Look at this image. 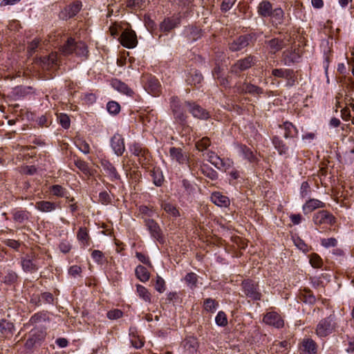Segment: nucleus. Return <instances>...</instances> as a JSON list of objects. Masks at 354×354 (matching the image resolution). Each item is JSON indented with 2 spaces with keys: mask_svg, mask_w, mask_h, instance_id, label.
Wrapping results in <instances>:
<instances>
[{
  "mask_svg": "<svg viewBox=\"0 0 354 354\" xmlns=\"http://www.w3.org/2000/svg\"><path fill=\"white\" fill-rule=\"evenodd\" d=\"M335 328V317L334 315H330L318 322L315 327V334L318 337L324 338L332 334Z\"/></svg>",
  "mask_w": 354,
  "mask_h": 354,
  "instance_id": "f257e3e1",
  "label": "nucleus"
},
{
  "mask_svg": "<svg viewBox=\"0 0 354 354\" xmlns=\"http://www.w3.org/2000/svg\"><path fill=\"white\" fill-rule=\"evenodd\" d=\"M61 54L63 55H68L75 53L79 56H86L88 53L87 47L83 42H75L72 38L68 39L66 42L60 47Z\"/></svg>",
  "mask_w": 354,
  "mask_h": 354,
  "instance_id": "f03ea898",
  "label": "nucleus"
},
{
  "mask_svg": "<svg viewBox=\"0 0 354 354\" xmlns=\"http://www.w3.org/2000/svg\"><path fill=\"white\" fill-rule=\"evenodd\" d=\"M170 103L176 121L180 124H183L186 121L187 115L184 112L183 107L180 103L178 97H171Z\"/></svg>",
  "mask_w": 354,
  "mask_h": 354,
  "instance_id": "7ed1b4c3",
  "label": "nucleus"
},
{
  "mask_svg": "<svg viewBox=\"0 0 354 354\" xmlns=\"http://www.w3.org/2000/svg\"><path fill=\"white\" fill-rule=\"evenodd\" d=\"M242 288L244 294L252 300H260L261 293L258 290V286L251 280H245L242 283Z\"/></svg>",
  "mask_w": 354,
  "mask_h": 354,
  "instance_id": "20e7f679",
  "label": "nucleus"
},
{
  "mask_svg": "<svg viewBox=\"0 0 354 354\" xmlns=\"http://www.w3.org/2000/svg\"><path fill=\"white\" fill-rule=\"evenodd\" d=\"M313 222L317 225H333L335 223V216L326 210L317 212L313 216Z\"/></svg>",
  "mask_w": 354,
  "mask_h": 354,
  "instance_id": "39448f33",
  "label": "nucleus"
},
{
  "mask_svg": "<svg viewBox=\"0 0 354 354\" xmlns=\"http://www.w3.org/2000/svg\"><path fill=\"white\" fill-rule=\"evenodd\" d=\"M120 44L125 48H133L138 44L136 32L132 30H124L120 37Z\"/></svg>",
  "mask_w": 354,
  "mask_h": 354,
  "instance_id": "423d86ee",
  "label": "nucleus"
},
{
  "mask_svg": "<svg viewBox=\"0 0 354 354\" xmlns=\"http://www.w3.org/2000/svg\"><path fill=\"white\" fill-rule=\"evenodd\" d=\"M45 330L41 328H34L30 330L28 338L26 342V346L28 348H32L36 344H39L46 337Z\"/></svg>",
  "mask_w": 354,
  "mask_h": 354,
  "instance_id": "0eeeda50",
  "label": "nucleus"
},
{
  "mask_svg": "<svg viewBox=\"0 0 354 354\" xmlns=\"http://www.w3.org/2000/svg\"><path fill=\"white\" fill-rule=\"evenodd\" d=\"M185 106L188 109L193 117L200 120H207L209 118V113L203 107L194 102H185Z\"/></svg>",
  "mask_w": 354,
  "mask_h": 354,
  "instance_id": "6e6552de",
  "label": "nucleus"
},
{
  "mask_svg": "<svg viewBox=\"0 0 354 354\" xmlns=\"http://www.w3.org/2000/svg\"><path fill=\"white\" fill-rule=\"evenodd\" d=\"M82 3L75 1L67 6L59 13V18L62 20H67L75 17L82 8Z\"/></svg>",
  "mask_w": 354,
  "mask_h": 354,
  "instance_id": "1a4fd4ad",
  "label": "nucleus"
},
{
  "mask_svg": "<svg viewBox=\"0 0 354 354\" xmlns=\"http://www.w3.org/2000/svg\"><path fill=\"white\" fill-rule=\"evenodd\" d=\"M265 324L272 326L277 328H281L284 326V321L279 314L276 312L267 313L263 319Z\"/></svg>",
  "mask_w": 354,
  "mask_h": 354,
  "instance_id": "9d476101",
  "label": "nucleus"
},
{
  "mask_svg": "<svg viewBox=\"0 0 354 354\" xmlns=\"http://www.w3.org/2000/svg\"><path fill=\"white\" fill-rule=\"evenodd\" d=\"M252 39L251 35H244L239 36L229 44V48L232 51H239L248 46Z\"/></svg>",
  "mask_w": 354,
  "mask_h": 354,
  "instance_id": "9b49d317",
  "label": "nucleus"
},
{
  "mask_svg": "<svg viewBox=\"0 0 354 354\" xmlns=\"http://www.w3.org/2000/svg\"><path fill=\"white\" fill-rule=\"evenodd\" d=\"M169 156L172 161H175L180 165H187L189 162V156L187 153L180 148L171 147L169 149Z\"/></svg>",
  "mask_w": 354,
  "mask_h": 354,
  "instance_id": "f8f14e48",
  "label": "nucleus"
},
{
  "mask_svg": "<svg viewBox=\"0 0 354 354\" xmlns=\"http://www.w3.org/2000/svg\"><path fill=\"white\" fill-rule=\"evenodd\" d=\"M111 147L115 154L120 156L125 151L124 138L119 133H115L111 139Z\"/></svg>",
  "mask_w": 354,
  "mask_h": 354,
  "instance_id": "ddd939ff",
  "label": "nucleus"
},
{
  "mask_svg": "<svg viewBox=\"0 0 354 354\" xmlns=\"http://www.w3.org/2000/svg\"><path fill=\"white\" fill-rule=\"evenodd\" d=\"M301 354H317L318 346L311 338H304L300 347Z\"/></svg>",
  "mask_w": 354,
  "mask_h": 354,
  "instance_id": "4468645a",
  "label": "nucleus"
},
{
  "mask_svg": "<svg viewBox=\"0 0 354 354\" xmlns=\"http://www.w3.org/2000/svg\"><path fill=\"white\" fill-rule=\"evenodd\" d=\"M266 47L271 53H276L286 46L285 40L279 38H273L266 42Z\"/></svg>",
  "mask_w": 354,
  "mask_h": 354,
  "instance_id": "2eb2a0df",
  "label": "nucleus"
},
{
  "mask_svg": "<svg viewBox=\"0 0 354 354\" xmlns=\"http://www.w3.org/2000/svg\"><path fill=\"white\" fill-rule=\"evenodd\" d=\"M145 88L149 93L153 95H157L160 90L158 80L155 77H147L146 82L145 83Z\"/></svg>",
  "mask_w": 354,
  "mask_h": 354,
  "instance_id": "dca6fc26",
  "label": "nucleus"
},
{
  "mask_svg": "<svg viewBox=\"0 0 354 354\" xmlns=\"http://www.w3.org/2000/svg\"><path fill=\"white\" fill-rule=\"evenodd\" d=\"M101 165L103 170L106 173L111 181L120 179V176L117 171L115 167L109 161L103 160L102 161Z\"/></svg>",
  "mask_w": 354,
  "mask_h": 354,
  "instance_id": "f3484780",
  "label": "nucleus"
},
{
  "mask_svg": "<svg viewBox=\"0 0 354 354\" xmlns=\"http://www.w3.org/2000/svg\"><path fill=\"white\" fill-rule=\"evenodd\" d=\"M211 201L218 207H227L230 204L229 198L220 192H214L211 195Z\"/></svg>",
  "mask_w": 354,
  "mask_h": 354,
  "instance_id": "a211bd4d",
  "label": "nucleus"
},
{
  "mask_svg": "<svg viewBox=\"0 0 354 354\" xmlns=\"http://www.w3.org/2000/svg\"><path fill=\"white\" fill-rule=\"evenodd\" d=\"M183 346L188 354H194L198 348V342L193 336L187 337L182 342Z\"/></svg>",
  "mask_w": 354,
  "mask_h": 354,
  "instance_id": "6ab92c4d",
  "label": "nucleus"
},
{
  "mask_svg": "<svg viewBox=\"0 0 354 354\" xmlns=\"http://www.w3.org/2000/svg\"><path fill=\"white\" fill-rule=\"evenodd\" d=\"M145 223L151 236L154 239L160 240V239L161 238V230L158 224L152 219L145 220Z\"/></svg>",
  "mask_w": 354,
  "mask_h": 354,
  "instance_id": "aec40b11",
  "label": "nucleus"
},
{
  "mask_svg": "<svg viewBox=\"0 0 354 354\" xmlns=\"http://www.w3.org/2000/svg\"><path fill=\"white\" fill-rule=\"evenodd\" d=\"M324 206L325 204L323 202L317 199L313 198L307 201L303 205V211L305 214H307L317 208L324 207Z\"/></svg>",
  "mask_w": 354,
  "mask_h": 354,
  "instance_id": "412c9836",
  "label": "nucleus"
},
{
  "mask_svg": "<svg viewBox=\"0 0 354 354\" xmlns=\"http://www.w3.org/2000/svg\"><path fill=\"white\" fill-rule=\"evenodd\" d=\"M270 17L272 25L277 27L283 23L284 12L281 8H275Z\"/></svg>",
  "mask_w": 354,
  "mask_h": 354,
  "instance_id": "4be33fe9",
  "label": "nucleus"
},
{
  "mask_svg": "<svg viewBox=\"0 0 354 354\" xmlns=\"http://www.w3.org/2000/svg\"><path fill=\"white\" fill-rule=\"evenodd\" d=\"M258 13L263 17H270L274 8L272 4L268 1H263L258 6Z\"/></svg>",
  "mask_w": 354,
  "mask_h": 354,
  "instance_id": "5701e85b",
  "label": "nucleus"
},
{
  "mask_svg": "<svg viewBox=\"0 0 354 354\" xmlns=\"http://www.w3.org/2000/svg\"><path fill=\"white\" fill-rule=\"evenodd\" d=\"M203 79V77L202 74L195 68H192L190 70L187 76L186 82L189 84L196 85L201 83Z\"/></svg>",
  "mask_w": 354,
  "mask_h": 354,
  "instance_id": "b1692460",
  "label": "nucleus"
},
{
  "mask_svg": "<svg viewBox=\"0 0 354 354\" xmlns=\"http://www.w3.org/2000/svg\"><path fill=\"white\" fill-rule=\"evenodd\" d=\"M35 207L42 212H50L56 209V204L46 201H40L36 203Z\"/></svg>",
  "mask_w": 354,
  "mask_h": 354,
  "instance_id": "393cba45",
  "label": "nucleus"
},
{
  "mask_svg": "<svg viewBox=\"0 0 354 354\" xmlns=\"http://www.w3.org/2000/svg\"><path fill=\"white\" fill-rule=\"evenodd\" d=\"M180 23L178 17L168 18L165 19L160 24V29L162 31L168 32L176 27Z\"/></svg>",
  "mask_w": 354,
  "mask_h": 354,
  "instance_id": "a878e982",
  "label": "nucleus"
},
{
  "mask_svg": "<svg viewBox=\"0 0 354 354\" xmlns=\"http://www.w3.org/2000/svg\"><path fill=\"white\" fill-rule=\"evenodd\" d=\"M285 131L283 136L285 138H295L298 134L297 129L289 122H285L282 126H280Z\"/></svg>",
  "mask_w": 354,
  "mask_h": 354,
  "instance_id": "bb28decb",
  "label": "nucleus"
},
{
  "mask_svg": "<svg viewBox=\"0 0 354 354\" xmlns=\"http://www.w3.org/2000/svg\"><path fill=\"white\" fill-rule=\"evenodd\" d=\"M111 84L115 89L122 93L129 96H131L133 94V91L125 83L118 80H113Z\"/></svg>",
  "mask_w": 354,
  "mask_h": 354,
  "instance_id": "cd10ccee",
  "label": "nucleus"
},
{
  "mask_svg": "<svg viewBox=\"0 0 354 354\" xmlns=\"http://www.w3.org/2000/svg\"><path fill=\"white\" fill-rule=\"evenodd\" d=\"M15 326L12 322L4 319L0 320V333L4 336L12 335Z\"/></svg>",
  "mask_w": 354,
  "mask_h": 354,
  "instance_id": "c85d7f7f",
  "label": "nucleus"
},
{
  "mask_svg": "<svg viewBox=\"0 0 354 354\" xmlns=\"http://www.w3.org/2000/svg\"><path fill=\"white\" fill-rule=\"evenodd\" d=\"M272 144L280 155H288V147L279 137L275 136L272 138Z\"/></svg>",
  "mask_w": 354,
  "mask_h": 354,
  "instance_id": "c756f323",
  "label": "nucleus"
},
{
  "mask_svg": "<svg viewBox=\"0 0 354 354\" xmlns=\"http://www.w3.org/2000/svg\"><path fill=\"white\" fill-rule=\"evenodd\" d=\"M272 75L275 77L292 80L294 77V71L292 69L275 68L272 71Z\"/></svg>",
  "mask_w": 354,
  "mask_h": 354,
  "instance_id": "7c9ffc66",
  "label": "nucleus"
},
{
  "mask_svg": "<svg viewBox=\"0 0 354 354\" xmlns=\"http://www.w3.org/2000/svg\"><path fill=\"white\" fill-rule=\"evenodd\" d=\"M161 207L167 214L171 216L176 218L180 216L179 211L176 207L169 202L162 201L161 203Z\"/></svg>",
  "mask_w": 354,
  "mask_h": 354,
  "instance_id": "2f4dec72",
  "label": "nucleus"
},
{
  "mask_svg": "<svg viewBox=\"0 0 354 354\" xmlns=\"http://www.w3.org/2000/svg\"><path fill=\"white\" fill-rule=\"evenodd\" d=\"M135 272L137 278L142 282H146L150 278L149 272L145 267L141 265H139L136 267Z\"/></svg>",
  "mask_w": 354,
  "mask_h": 354,
  "instance_id": "473e14b6",
  "label": "nucleus"
},
{
  "mask_svg": "<svg viewBox=\"0 0 354 354\" xmlns=\"http://www.w3.org/2000/svg\"><path fill=\"white\" fill-rule=\"evenodd\" d=\"M136 290L138 296L143 301L150 304L151 302V296L149 290L143 286L138 284L136 286Z\"/></svg>",
  "mask_w": 354,
  "mask_h": 354,
  "instance_id": "72a5a7b5",
  "label": "nucleus"
},
{
  "mask_svg": "<svg viewBox=\"0 0 354 354\" xmlns=\"http://www.w3.org/2000/svg\"><path fill=\"white\" fill-rule=\"evenodd\" d=\"M51 194L57 197L68 198V191L59 185H54L50 187Z\"/></svg>",
  "mask_w": 354,
  "mask_h": 354,
  "instance_id": "f704fd0d",
  "label": "nucleus"
},
{
  "mask_svg": "<svg viewBox=\"0 0 354 354\" xmlns=\"http://www.w3.org/2000/svg\"><path fill=\"white\" fill-rule=\"evenodd\" d=\"M21 266L26 272H33L38 269V267L35 263L33 262L30 258H25L21 261Z\"/></svg>",
  "mask_w": 354,
  "mask_h": 354,
  "instance_id": "c9c22d12",
  "label": "nucleus"
},
{
  "mask_svg": "<svg viewBox=\"0 0 354 354\" xmlns=\"http://www.w3.org/2000/svg\"><path fill=\"white\" fill-rule=\"evenodd\" d=\"M239 152L243 156L244 158L248 159L250 161H253L254 156L250 149L245 145L238 146Z\"/></svg>",
  "mask_w": 354,
  "mask_h": 354,
  "instance_id": "e433bc0d",
  "label": "nucleus"
},
{
  "mask_svg": "<svg viewBox=\"0 0 354 354\" xmlns=\"http://www.w3.org/2000/svg\"><path fill=\"white\" fill-rule=\"evenodd\" d=\"M203 307L205 310L210 313H214L218 307V304L214 299L207 298L204 300Z\"/></svg>",
  "mask_w": 354,
  "mask_h": 354,
  "instance_id": "4c0bfd02",
  "label": "nucleus"
},
{
  "mask_svg": "<svg viewBox=\"0 0 354 354\" xmlns=\"http://www.w3.org/2000/svg\"><path fill=\"white\" fill-rule=\"evenodd\" d=\"M185 281L187 285L192 289L194 288L197 286L198 276L194 272H189L185 277Z\"/></svg>",
  "mask_w": 354,
  "mask_h": 354,
  "instance_id": "58836bf2",
  "label": "nucleus"
},
{
  "mask_svg": "<svg viewBox=\"0 0 354 354\" xmlns=\"http://www.w3.org/2000/svg\"><path fill=\"white\" fill-rule=\"evenodd\" d=\"M149 2V0H128L127 6L129 8L142 9Z\"/></svg>",
  "mask_w": 354,
  "mask_h": 354,
  "instance_id": "ea45409f",
  "label": "nucleus"
},
{
  "mask_svg": "<svg viewBox=\"0 0 354 354\" xmlns=\"http://www.w3.org/2000/svg\"><path fill=\"white\" fill-rule=\"evenodd\" d=\"M77 239L83 245H88L89 236L85 227H80L77 234Z\"/></svg>",
  "mask_w": 354,
  "mask_h": 354,
  "instance_id": "a19ab883",
  "label": "nucleus"
},
{
  "mask_svg": "<svg viewBox=\"0 0 354 354\" xmlns=\"http://www.w3.org/2000/svg\"><path fill=\"white\" fill-rule=\"evenodd\" d=\"M206 156L207 160L216 168L218 166H219V165H221V158L218 156L214 151H207L206 153Z\"/></svg>",
  "mask_w": 354,
  "mask_h": 354,
  "instance_id": "79ce46f5",
  "label": "nucleus"
},
{
  "mask_svg": "<svg viewBox=\"0 0 354 354\" xmlns=\"http://www.w3.org/2000/svg\"><path fill=\"white\" fill-rule=\"evenodd\" d=\"M41 46V40L39 39L35 38L32 41H31L27 47L28 53L29 55H33L37 48H39Z\"/></svg>",
  "mask_w": 354,
  "mask_h": 354,
  "instance_id": "37998d69",
  "label": "nucleus"
},
{
  "mask_svg": "<svg viewBox=\"0 0 354 354\" xmlns=\"http://www.w3.org/2000/svg\"><path fill=\"white\" fill-rule=\"evenodd\" d=\"M151 177L153 182L156 186H161L163 182V176L159 170H153L151 171Z\"/></svg>",
  "mask_w": 354,
  "mask_h": 354,
  "instance_id": "c03bdc74",
  "label": "nucleus"
},
{
  "mask_svg": "<svg viewBox=\"0 0 354 354\" xmlns=\"http://www.w3.org/2000/svg\"><path fill=\"white\" fill-rule=\"evenodd\" d=\"M57 53H52L47 57H44L41 59V62L43 64L46 65H51V64H57Z\"/></svg>",
  "mask_w": 354,
  "mask_h": 354,
  "instance_id": "a18cd8bd",
  "label": "nucleus"
},
{
  "mask_svg": "<svg viewBox=\"0 0 354 354\" xmlns=\"http://www.w3.org/2000/svg\"><path fill=\"white\" fill-rule=\"evenodd\" d=\"M75 145L84 154H87L90 152V146L85 140L77 139L75 141Z\"/></svg>",
  "mask_w": 354,
  "mask_h": 354,
  "instance_id": "49530a36",
  "label": "nucleus"
},
{
  "mask_svg": "<svg viewBox=\"0 0 354 354\" xmlns=\"http://www.w3.org/2000/svg\"><path fill=\"white\" fill-rule=\"evenodd\" d=\"M13 218L15 222L22 223L28 218V213L22 210L17 211L13 214Z\"/></svg>",
  "mask_w": 354,
  "mask_h": 354,
  "instance_id": "de8ad7c7",
  "label": "nucleus"
},
{
  "mask_svg": "<svg viewBox=\"0 0 354 354\" xmlns=\"http://www.w3.org/2000/svg\"><path fill=\"white\" fill-rule=\"evenodd\" d=\"M215 322L219 326H225L227 324V319L223 311H219L215 317Z\"/></svg>",
  "mask_w": 354,
  "mask_h": 354,
  "instance_id": "09e8293b",
  "label": "nucleus"
},
{
  "mask_svg": "<svg viewBox=\"0 0 354 354\" xmlns=\"http://www.w3.org/2000/svg\"><path fill=\"white\" fill-rule=\"evenodd\" d=\"M75 165L84 174H86V175L91 174V171L88 167V165L85 161L82 160H77L75 162Z\"/></svg>",
  "mask_w": 354,
  "mask_h": 354,
  "instance_id": "8fccbe9b",
  "label": "nucleus"
},
{
  "mask_svg": "<svg viewBox=\"0 0 354 354\" xmlns=\"http://www.w3.org/2000/svg\"><path fill=\"white\" fill-rule=\"evenodd\" d=\"M210 144L211 142L209 139L207 137H204L196 142V147L198 150L204 151L210 145Z\"/></svg>",
  "mask_w": 354,
  "mask_h": 354,
  "instance_id": "3c124183",
  "label": "nucleus"
},
{
  "mask_svg": "<svg viewBox=\"0 0 354 354\" xmlns=\"http://www.w3.org/2000/svg\"><path fill=\"white\" fill-rule=\"evenodd\" d=\"M223 69V68H220V67L215 68L214 70L212 71V75L214 77V78L219 80L220 83L221 84L226 86L227 84H228V80L221 76V73H222Z\"/></svg>",
  "mask_w": 354,
  "mask_h": 354,
  "instance_id": "603ef678",
  "label": "nucleus"
},
{
  "mask_svg": "<svg viewBox=\"0 0 354 354\" xmlns=\"http://www.w3.org/2000/svg\"><path fill=\"white\" fill-rule=\"evenodd\" d=\"M91 257L93 261L98 264H102L104 261V254L100 250H93L91 253Z\"/></svg>",
  "mask_w": 354,
  "mask_h": 354,
  "instance_id": "864d4df0",
  "label": "nucleus"
},
{
  "mask_svg": "<svg viewBox=\"0 0 354 354\" xmlns=\"http://www.w3.org/2000/svg\"><path fill=\"white\" fill-rule=\"evenodd\" d=\"M257 64V58L254 57H248L244 59L240 60L239 62L238 66H251L252 65H254Z\"/></svg>",
  "mask_w": 354,
  "mask_h": 354,
  "instance_id": "5fc2aeb1",
  "label": "nucleus"
},
{
  "mask_svg": "<svg viewBox=\"0 0 354 354\" xmlns=\"http://www.w3.org/2000/svg\"><path fill=\"white\" fill-rule=\"evenodd\" d=\"M107 111L111 114H117L120 110V104L115 102H109L106 106Z\"/></svg>",
  "mask_w": 354,
  "mask_h": 354,
  "instance_id": "6e6d98bb",
  "label": "nucleus"
},
{
  "mask_svg": "<svg viewBox=\"0 0 354 354\" xmlns=\"http://www.w3.org/2000/svg\"><path fill=\"white\" fill-rule=\"evenodd\" d=\"M310 263L313 268H319L322 265V260L317 254H313L310 256Z\"/></svg>",
  "mask_w": 354,
  "mask_h": 354,
  "instance_id": "4d7b16f0",
  "label": "nucleus"
},
{
  "mask_svg": "<svg viewBox=\"0 0 354 354\" xmlns=\"http://www.w3.org/2000/svg\"><path fill=\"white\" fill-rule=\"evenodd\" d=\"M155 289L160 293L163 292L165 290V280L160 276H157L156 277Z\"/></svg>",
  "mask_w": 354,
  "mask_h": 354,
  "instance_id": "13d9d810",
  "label": "nucleus"
},
{
  "mask_svg": "<svg viewBox=\"0 0 354 354\" xmlns=\"http://www.w3.org/2000/svg\"><path fill=\"white\" fill-rule=\"evenodd\" d=\"M337 241L335 238L322 239L321 244L322 246L328 248L330 247H335L337 245Z\"/></svg>",
  "mask_w": 354,
  "mask_h": 354,
  "instance_id": "bf43d9fd",
  "label": "nucleus"
},
{
  "mask_svg": "<svg viewBox=\"0 0 354 354\" xmlns=\"http://www.w3.org/2000/svg\"><path fill=\"white\" fill-rule=\"evenodd\" d=\"M233 161L230 159H221V165L218 166L217 169L226 171L233 166Z\"/></svg>",
  "mask_w": 354,
  "mask_h": 354,
  "instance_id": "052dcab7",
  "label": "nucleus"
},
{
  "mask_svg": "<svg viewBox=\"0 0 354 354\" xmlns=\"http://www.w3.org/2000/svg\"><path fill=\"white\" fill-rule=\"evenodd\" d=\"M59 123L64 129H68L70 127V119L66 114L62 113L59 116Z\"/></svg>",
  "mask_w": 354,
  "mask_h": 354,
  "instance_id": "680f3d73",
  "label": "nucleus"
},
{
  "mask_svg": "<svg viewBox=\"0 0 354 354\" xmlns=\"http://www.w3.org/2000/svg\"><path fill=\"white\" fill-rule=\"evenodd\" d=\"M99 201L103 205H107L111 201V196L107 192H102L99 194Z\"/></svg>",
  "mask_w": 354,
  "mask_h": 354,
  "instance_id": "e2e57ef3",
  "label": "nucleus"
},
{
  "mask_svg": "<svg viewBox=\"0 0 354 354\" xmlns=\"http://www.w3.org/2000/svg\"><path fill=\"white\" fill-rule=\"evenodd\" d=\"M294 243L297 248L302 252H307L308 251V246L301 239H295Z\"/></svg>",
  "mask_w": 354,
  "mask_h": 354,
  "instance_id": "0e129e2a",
  "label": "nucleus"
},
{
  "mask_svg": "<svg viewBox=\"0 0 354 354\" xmlns=\"http://www.w3.org/2000/svg\"><path fill=\"white\" fill-rule=\"evenodd\" d=\"M59 248L62 252L66 254L69 252V251L71 250V244L69 241L63 240L60 242Z\"/></svg>",
  "mask_w": 354,
  "mask_h": 354,
  "instance_id": "69168bd1",
  "label": "nucleus"
},
{
  "mask_svg": "<svg viewBox=\"0 0 354 354\" xmlns=\"http://www.w3.org/2000/svg\"><path fill=\"white\" fill-rule=\"evenodd\" d=\"M310 192V185L307 181H304L301 183L300 188L301 196L304 198L309 195Z\"/></svg>",
  "mask_w": 354,
  "mask_h": 354,
  "instance_id": "338daca9",
  "label": "nucleus"
},
{
  "mask_svg": "<svg viewBox=\"0 0 354 354\" xmlns=\"http://www.w3.org/2000/svg\"><path fill=\"white\" fill-rule=\"evenodd\" d=\"M122 316V312L118 309H114L107 313V317L110 319H117Z\"/></svg>",
  "mask_w": 354,
  "mask_h": 354,
  "instance_id": "774afa93",
  "label": "nucleus"
}]
</instances>
